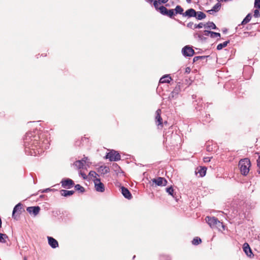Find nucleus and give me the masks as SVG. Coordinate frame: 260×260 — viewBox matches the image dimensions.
I'll list each match as a JSON object with an SVG mask.
<instances>
[{"label": "nucleus", "instance_id": "obj_33", "mask_svg": "<svg viewBox=\"0 0 260 260\" xmlns=\"http://www.w3.org/2000/svg\"><path fill=\"white\" fill-rule=\"evenodd\" d=\"M201 239L200 238L196 237L192 240V244L194 245H197L201 243Z\"/></svg>", "mask_w": 260, "mask_h": 260}, {"label": "nucleus", "instance_id": "obj_41", "mask_svg": "<svg viewBox=\"0 0 260 260\" xmlns=\"http://www.w3.org/2000/svg\"><path fill=\"white\" fill-rule=\"evenodd\" d=\"M204 57H205V56H195V57H194V58L193 59V62H196V61H198L199 59L204 58Z\"/></svg>", "mask_w": 260, "mask_h": 260}, {"label": "nucleus", "instance_id": "obj_9", "mask_svg": "<svg viewBox=\"0 0 260 260\" xmlns=\"http://www.w3.org/2000/svg\"><path fill=\"white\" fill-rule=\"evenodd\" d=\"M161 113V111L160 109H157L156 110L155 113V122L158 126H160L162 127L163 126V124L162 119L160 116Z\"/></svg>", "mask_w": 260, "mask_h": 260}, {"label": "nucleus", "instance_id": "obj_31", "mask_svg": "<svg viewBox=\"0 0 260 260\" xmlns=\"http://www.w3.org/2000/svg\"><path fill=\"white\" fill-rule=\"evenodd\" d=\"M96 176H99V175L95 171H90L88 174V177H89V179H92V178H93L94 179L96 178Z\"/></svg>", "mask_w": 260, "mask_h": 260}, {"label": "nucleus", "instance_id": "obj_20", "mask_svg": "<svg viewBox=\"0 0 260 260\" xmlns=\"http://www.w3.org/2000/svg\"><path fill=\"white\" fill-rule=\"evenodd\" d=\"M206 171L207 168L205 167H201L197 169V171H196V174H199V176L202 177L205 176Z\"/></svg>", "mask_w": 260, "mask_h": 260}, {"label": "nucleus", "instance_id": "obj_48", "mask_svg": "<svg viewBox=\"0 0 260 260\" xmlns=\"http://www.w3.org/2000/svg\"><path fill=\"white\" fill-rule=\"evenodd\" d=\"M217 1L219 3L220 2H227L226 0H217Z\"/></svg>", "mask_w": 260, "mask_h": 260}, {"label": "nucleus", "instance_id": "obj_39", "mask_svg": "<svg viewBox=\"0 0 260 260\" xmlns=\"http://www.w3.org/2000/svg\"><path fill=\"white\" fill-rule=\"evenodd\" d=\"M80 175L84 179H87L88 178V176L86 175V174L81 171H80Z\"/></svg>", "mask_w": 260, "mask_h": 260}, {"label": "nucleus", "instance_id": "obj_46", "mask_svg": "<svg viewBox=\"0 0 260 260\" xmlns=\"http://www.w3.org/2000/svg\"><path fill=\"white\" fill-rule=\"evenodd\" d=\"M190 69L189 67L186 68L185 69V72L189 73H190Z\"/></svg>", "mask_w": 260, "mask_h": 260}, {"label": "nucleus", "instance_id": "obj_47", "mask_svg": "<svg viewBox=\"0 0 260 260\" xmlns=\"http://www.w3.org/2000/svg\"><path fill=\"white\" fill-rule=\"evenodd\" d=\"M50 190V188H46V189L43 190L42 192H47L48 191H49Z\"/></svg>", "mask_w": 260, "mask_h": 260}, {"label": "nucleus", "instance_id": "obj_13", "mask_svg": "<svg viewBox=\"0 0 260 260\" xmlns=\"http://www.w3.org/2000/svg\"><path fill=\"white\" fill-rule=\"evenodd\" d=\"M197 13L192 8H190L188 10H187L183 14V17H196L197 16Z\"/></svg>", "mask_w": 260, "mask_h": 260}, {"label": "nucleus", "instance_id": "obj_49", "mask_svg": "<svg viewBox=\"0 0 260 260\" xmlns=\"http://www.w3.org/2000/svg\"><path fill=\"white\" fill-rule=\"evenodd\" d=\"M114 165L115 166V168H118V169L120 168L116 164L113 165V166H114Z\"/></svg>", "mask_w": 260, "mask_h": 260}, {"label": "nucleus", "instance_id": "obj_19", "mask_svg": "<svg viewBox=\"0 0 260 260\" xmlns=\"http://www.w3.org/2000/svg\"><path fill=\"white\" fill-rule=\"evenodd\" d=\"M221 7V5L220 3H216L212 8V9L208 10V13L210 14H213L214 13L218 12Z\"/></svg>", "mask_w": 260, "mask_h": 260}, {"label": "nucleus", "instance_id": "obj_12", "mask_svg": "<svg viewBox=\"0 0 260 260\" xmlns=\"http://www.w3.org/2000/svg\"><path fill=\"white\" fill-rule=\"evenodd\" d=\"M26 210L29 214L36 216L39 213L40 208L39 206L28 207Z\"/></svg>", "mask_w": 260, "mask_h": 260}, {"label": "nucleus", "instance_id": "obj_23", "mask_svg": "<svg viewBox=\"0 0 260 260\" xmlns=\"http://www.w3.org/2000/svg\"><path fill=\"white\" fill-rule=\"evenodd\" d=\"M74 193V190H68L62 189L60 190V193L62 196L68 197L73 195Z\"/></svg>", "mask_w": 260, "mask_h": 260}, {"label": "nucleus", "instance_id": "obj_4", "mask_svg": "<svg viewBox=\"0 0 260 260\" xmlns=\"http://www.w3.org/2000/svg\"><path fill=\"white\" fill-rule=\"evenodd\" d=\"M159 13L163 15L167 16L170 18H172L175 15L174 9L168 10L164 6H160Z\"/></svg>", "mask_w": 260, "mask_h": 260}, {"label": "nucleus", "instance_id": "obj_50", "mask_svg": "<svg viewBox=\"0 0 260 260\" xmlns=\"http://www.w3.org/2000/svg\"><path fill=\"white\" fill-rule=\"evenodd\" d=\"M191 1V0H186V2H187V3H189Z\"/></svg>", "mask_w": 260, "mask_h": 260}, {"label": "nucleus", "instance_id": "obj_30", "mask_svg": "<svg viewBox=\"0 0 260 260\" xmlns=\"http://www.w3.org/2000/svg\"><path fill=\"white\" fill-rule=\"evenodd\" d=\"M166 191L169 194L172 196L173 198H175L174 189L172 186L166 188Z\"/></svg>", "mask_w": 260, "mask_h": 260}, {"label": "nucleus", "instance_id": "obj_29", "mask_svg": "<svg viewBox=\"0 0 260 260\" xmlns=\"http://www.w3.org/2000/svg\"><path fill=\"white\" fill-rule=\"evenodd\" d=\"M8 238L6 234L0 233V242L6 243V239H8Z\"/></svg>", "mask_w": 260, "mask_h": 260}, {"label": "nucleus", "instance_id": "obj_10", "mask_svg": "<svg viewBox=\"0 0 260 260\" xmlns=\"http://www.w3.org/2000/svg\"><path fill=\"white\" fill-rule=\"evenodd\" d=\"M61 183L62 187L67 188H71L74 184V181L69 178L62 180Z\"/></svg>", "mask_w": 260, "mask_h": 260}, {"label": "nucleus", "instance_id": "obj_24", "mask_svg": "<svg viewBox=\"0 0 260 260\" xmlns=\"http://www.w3.org/2000/svg\"><path fill=\"white\" fill-rule=\"evenodd\" d=\"M174 13H175V15H176V14H180V15H182V16L183 17V14L184 12H183V9L179 5H177L176 8H175V9H174Z\"/></svg>", "mask_w": 260, "mask_h": 260}, {"label": "nucleus", "instance_id": "obj_36", "mask_svg": "<svg viewBox=\"0 0 260 260\" xmlns=\"http://www.w3.org/2000/svg\"><path fill=\"white\" fill-rule=\"evenodd\" d=\"M204 24H204L203 23H202V22L200 23H199V24H195L194 25V28H194V29H195V28H203V27H204V26H205V25H204Z\"/></svg>", "mask_w": 260, "mask_h": 260}, {"label": "nucleus", "instance_id": "obj_45", "mask_svg": "<svg viewBox=\"0 0 260 260\" xmlns=\"http://www.w3.org/2000/svg\"><path fill=\"white\" fill-rule=\"evenodd\" d=\"M160 3L166 4L169 0H157Z\"/></svg>", "mask_w": 260, "mask_h": 260}, {"label": "nucleus", "instance_id": "obj_6", "mask_svg": "<svg viewBox=\"0 0 260 260\" xmlns=\"http://www.w3.org/2000/svg\"><path fill=\"white\" fill-rule=\"evenodd\" d=\"M94 187L96 191L103 192L105 191V186L99 178L93 179Z\"/></svg>", "mask_w": 260, "mask_h": 260}, {"label": "nucleus", "instance_id": "obj_7", "mask_svg": "<svg viewBox=\"0 0 260 260\" xmlns=\"http://www.w3.org/2000/svg\"><path fill=\"white\" fill-rule=\"evenodd\" d=\"M182 53L184 56H192L194 53L193 49L189 46H185L182 49Z\"/></svg>", "mask_w": 260, "mask_h": 260}, {"label": "nucleus", "instance_id": "obj_14", "mask_svg": "<svg viewBox=\"0 0 260 260\" xmlns=\"http://www.w3.org/2000/svg\"><path fill=\"white\" fill-rule=\"evenodd\" d=\"M153 182H154L158 186H165L167 185V181L162 177H158L156 179L152 180Z\"/></svg>", "mask_w": 260, "mask_h": 260}, {"label": "nucleus", "instance_id": "obj_40", "mask_svg": "<svg viewBox=\"0 0 260 260\" xmlns=\"http://www.w3.org/2000/svg\"><path fill=\"white\" fill-rule=\"evenodd\" d=\"M257 165L258 168V169L257 170V172H258V173H260V155L258 156V158L257 159Z\"/></svg>", "mask_w": 260, "mask_h": 260}, {"label": "nucleus", "instance_id": "obj_43", "mask_svg": "<svg viewBox=\"0 0 260 260\" xmlns=\"http://www.w3.org/2000/svg\"><path fill=\"white\" fill-rule=\"evenodd\" d=\"M194 24H193V22H189V23H187V26L188 27H189V28H192V27H193V26L194 27Z\"/></svg>", "mask_w": 260, "mask_h": 260}, {"label": "nucleus", "instance_id": "obj_17", "mask_svg": "<svg viewBox=\"0 0 260 260\" xmlns=\"http://www.w3.org/2000/svg\"><path fill=\"white\" fill-rule=\"evenodd\" d=\"M121 189V193L125 198L127 199H131L132 198V194L130 191L126 188L122 186Z\"/></svg>", "mask_w": 260, "mask_h": 260}, {"label": "nucleus", "instance_id": "obj_16", "mask_svg": "<svg viewBox=\"0 0 260 260\" xmlns=\"http://www.w3.org/2000/svg\"><path fill=\"white\" fill-rule=\"evenodd\" d=\"M243 250L246 254L249 257L253 255L251 248L248 243H245L243 246Z\"/></svg>", "mask_w": 260, "mask_h": 260}, {"label": "nucleus", "instance_id": "obj_35", "mask_svg": "<svg viewBox=\"0 0 260 260\" xmlns=\"http://www.w3.org/2000/svg\"><path fill=\"white\" fill-rule=\"evenodd\" d=\"M220 37V34L219 33L211 31V33L210 34L211 38H214Z\"/></svg>", "mask_w": 260, "mask_h": 260}, {"label": "nucleus", "instance_id": "obj_1", "mask_svg": "<svg viewBox=\"0 0 260 260\" xmlns=\"http://www.w3.org/2000/svg\"><path fill=\"white\" fill-rule=\"evenodd\" d=\"M38 138L39 137L35 136L33 132H30L26 134L24 138V145L26 154L36 156L49 148L50 141L48 139H44L39 142Z\"/></svg>", "mask_w": 260, "mask_h": 260}, {"label": "nucleus", "instance_id": "obj_27", "mask_svg": "<svg viewBox=\"0 0 260 260\" xmlns=\"http://www.w3.org/2000/svg\"><path fill=\"white\" fill-rule=\"evenodd\" d=\"M197 14L196 17L198 20H202L206 18V15L201 11L197 12Z\"/></svg>", "mask_w": 260, "mask_h": 260}, {"label": "nucleus", "instance_id": "obj_32", "mask_svg": "<svg viewBox=\"0 0 260 260\" xmlns=\"http://www.w3.org/2000/svg\"><path fill=\"white\" fill-rule=\"evenodd\" d=\"M75 188L76 190L79 191L80 192H83L85 191L84 188L81 186L80 184H76L75 186Z\"/></svg>", "mask_w": 260, "mask_h": 260}, {"label": "nucleus", "instance_id": "obj_51", "mask_svg": "<svg viewBox=\"0 0 260 260\" xmlns=\"http://www.w3.org/2000/svg\"><path fill=\"white\" fill-rule=\"evenodd\" d=\"M23 260H27V259H26V258L25 257H24Z\"/></svg>", "mask_w": 260, "mask_h": 260}, {"label": "nucleus", "instance_id": "obj_8", "mask_svg": "<svg viewBox=\"0 0 260 260\" xmlns=\"http://www.w3.org/2000/svg\"><path fill=\"white\" fill-rule=\"evenodd\" d=\"M22 204L18 203L14 208L12 213V218L17 219V216L21 213Z\"/></svg>", "mask_w": 260, "mask_h": 260}, {"label": "nucleus", "instance_id": "obj_42", "mask_svg": "<svg viewBox=\"0 0 260 260\" xmlns=\"http://www.w3.org/2000/svg\"><path fill=\"white\" fill-rule=\"evenodd\" d=\"M211 33V31L210 30H205L204 31V35L206 36H210Z\"/></svg>", "mask_w": 260, "mask_h": 260}, {"label": "nucleus", "instance_id": "obj_5", "mask_svg": "<svg viewBox=\"0 0 260 260\" xmlns=\"http://www.w3.org/2000/svg\"><path fill=\"white\" fill-rule=\"evenodd\" d=\"M106 158L110 161H118L120 159L121 156L117 152L113 150L107 153Z\"/></svg>", "mask_w": 260, "mask_h": 260}, {"label": "nucleus", "instance_id": "obj_22", "mask_svg": "<svg viewBox=\"0 0 260 260\" xmlns=\"http://www.w3.org/2000/svg\"><path fill=\"white\" fill-rule=\"evenodd\" d=\"M171 80V77L169 75H166L160 79L159 82L161 83H170Z\"/></svg>", "mask_w": 260, "mask_h": 260}, {"label": "nucleus", "instance_id": "obj_37", "mask_svg": "<svg viewBox=\"0 0 260 260\" xmlns=\"http://www.w3.org/2000/svg\"><path fill=\"white\" fill-rule=\"evenodd\" d=\"M254 7L260 10V0H255Z\"/></svg>", "mask_w": 260, "mask_h": 260}, {"label": "nucleus", "instance_id": "obj_25", "mask_svg": "<svg viewBox=\"0 0 260 260\" xmlns=\"http://www.w3.org/2000/svg\"><path fill=\"white\" fill-rule=\"evenodd\" d=\"M180 90V86L177 85L175 87V89L173 90V91L171 93L169 98H174L175 96H176L179 93Z\"/></svg>", "mask_w": 260, "mask_h": 260}, {"label": "nucleus", "instance_id": "obj_26", "mask_svg": "<svg viewBox=\"0 0 260 260\" xmlns=\"http://www.w3.org/2000/svg\"><path fill=\"white\" fill-rule=\"evenodd\" d=\"M205 28H209V29H217V27L215 25V24L212 22H208L205 24Z\"/></svg>", "mask_w": 260, "mask_h": 260}, {"label": "nucleus", "instance_id": "obj_15", "mask_svg": "<svg viewBox=\"0 0 260 260\" xmlns=\"http://www.w3.org/2000/svg\"><path fill=\"white\" fill-rule=\"evenodd\" d=\"M48 244L52 248H55L58 246V243L56 240L51 237H47Z\"/></svg>", "mask_w": 260, "mask_h": 260}, {"label": "nucleus", "instance_id": "obj_28", "mask_svg": "<svg viewBox=\"0 0 260 260\" xmlns=\"http://www.w3.org/2000/svg\"><path fill=\"white\" fill-rule=\"evenodd\" d=\"M230 43V41H225L222 43H220L218 44L217 46V49L218 50H220L222 49L223 48L226 47L228 44Z\"/></svg>", "mask_w": 260, "mask_h": 260}, {"label": "nucleus", "instance_id": "obj_18", "mask_svg": "<svg viewBox=\"0 0 260 260\" xmlns=\"http://www.w3.org/2000/svg\"><path fill=\"white\" fill-rule=\"evenodd\" d=\"M98 172L102 174H106L110 172L109 168L106 166H101L98 168Z\"/></svg>", "mask_w": 260, "mask_h": 260}, {"label": "nucleus", "instance_id": "obj_11", "mask_svg": "<svg viewBox=\"0 0 260 260\" xmlns=\"http://www.w3.org/2000/svg\"><path fill=\"white\" fill-rule=\"evenodd\" d=\"M87 159V157H84L81 160H77L74 163V165L78 169H84L85 167L86 160Z\"/></svg>", "mask_w": 260, "mask_h": 260}, {"label": "nucleus", "instance_id": "obj_3", "mask_svg": "<svg viewBox=\"0 0 260 260\" xmlns=\"http://www.w3.org/2000/svg\"><path fill=\"white\" fill-rule=\"evenodd\" d=\"M250 166V161L248 158L241 159L239 162V167L241 174L244 176L247 175L249 172Z\"/></svg>", "mask_w": 260, "mask_h": 260}, {"label": "nucleus", "instance_id": "obj_21", "mask_svg": "<svg viewBox=\"0 0 260 260\" xmlns=\"http://www.w3.org/2000/svg\"><path fill=\"white\" fill-rule=\"evenodd\" d=\"M251 17H252V16H251V14L249 13V14H247V15L246 16V17L242 21L241 24H239L236 27V29H238L239 28V27H240V26L241 25H244V24H247L248 22H249L250 21Z\"/></svg>", "mask_w": 260, "mask_h": 260}, {"label": "nucleus", "instance_id": "obj_34", "mask_svg": "<svg viewBox=\"0 0 260 260\" xmlns=\"http://www.w3.org/2000/svg\"><path fill=\"white\" fill-rule=\"evenodd\" d=\"M160 4V3L156 0L154 1V2L153 3V5H154L155 9L157 11H158L159 12V8L160 7V6H159Z\"/></svg>", "mask_w": 260, "mask_h": 260}, {"label": "nucleus", "instance_id": "obj_44", "mask_svg": "<svg viewBox=\"0 0 260 260\" xmlns=\"http://www.w3.org/2000/svg\"><path fill=\"white\" fill-rule=\"evenodd\" d=\"M211 160V157H206L204 158V162H209Z\"/></svg>", "mask_w": 260, "mask_h": 260}, {"label": "nucleus", "instance_id": "obj_2", "mask_svg": "<svg viewBox=\"0 0 260 260\" xmlns=\"http://www.w3.org/2000/svg\"><path fill=\"white\" fill-rule=\"evenodd\" d=\"M205 220L211 228L217 229L219 230H224V226L222 222H220L217 218L207 216Z\"/></svg>", "mask_w": 260, "mask_h": 260}, {"label": "nucleus", "instance_id": "obj_38", "mask_svg": "<svg viewBox=\"0 0 260 260\" xmlns=\"http://www.w3.org/2000/svg\"><path fill=\"white\" fill-rule=\"evenodd\" d=\"M253 16L256 18L260 17V13L258 10L256 9L254 10Z\"/></svg>", "mask_w": 260, "mask_h": 260}]
</instances>
